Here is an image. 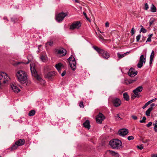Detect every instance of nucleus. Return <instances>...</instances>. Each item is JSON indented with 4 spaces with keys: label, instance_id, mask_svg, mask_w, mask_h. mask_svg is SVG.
Instances as JSON below:
<instances>
[{
    "label": "nucleus",
    "instance_id": "obj_38",
    "mask_svg": "<svg viewBox=\"0 0 157 157\" xmlns=\"http://www.w3.org/2000/svg\"><path fill=\"white\" fill-rule=\"evenodd\" d=\"M79 105L80 108H83L84 107L83 101H81L79 103Z\"/></svg>",
    "mask_w": 157,
    "mask_h": 157
},
{
    "label": "nucleus",
    "instance_id": "obj_8",
    "mask_svg": "<svg viewBox=\"0 0 157 157\" xmlns=\"http://www.w3.org/2000/svg\"><path fill=\"white\" fill-rule=\"evenodd\" d=\"M67 15V13L61 12L56 15V20L58 22H61Z\"/></svg>",
    "mask_w": 157,
    "mask_h": 157
},
{
    "label": "nucleus",
    "instance_id": "obj_4",
    "mask_svg": "<svg viewBox=\"0 0 157 157\" xmlns=\"http://www.w3.org/2000/svg\"><path fill=\"white\" fill-rule=\"evenodd\" d=\"M30 69L33 76L34 77L38 80H41L42 82L43 83L45 82L42 79L41 77L38 75L36 71L34 68V64L33 63H31L30 64Z\"/></svg>",
    "mask_w": 157,
    "mask_h": 157
},
{
    "label": "nucleus",
    "instance_id": "obj_17",
    "mask_svg": "<svg viewBox=\"0 0 157 157\" xmlns=\"http://www.w3.org/2000/svg\"><path fill=\"white\" fill-rule=\"evenodd\" d=\"M25 142V141L24 139H20L15 142L16 144H17L19 146L23 145Z\"/></svg>",
    "mask_w": 157,
    "mask_h": 157
},
{
    "label": "nucleus",
    "instance_id": "obj_28",
    "mask_svg": "<svg viewBox=\"0 0 157 157\" xmlns=\"http://www.w3.org/2000/svg\"><path fill=\"white\" fill-rule=\"evenodd\" d=\"M35 111L33 110L30 111L29 113V115L30 116H33L35 115Z\"/></svg>",
    "mask_w": 157,
    "mask_h": 157
},
{
    "label": "nucleus",
    "instance_id": "obj_61",
    "mask_svg": "<svg viewBox=\"0 0 157 157\" xmlns=\"http://www.w3.org/2000/svg\"><path fill=\"white\" fill-rule=\"evenodd\" d=\"M154 130L155 131V132H157V129L156 128H154Z\"/></svg>",
    "mask_w": 157,
    "mask_h": 157
},
{
    "label": "nucleus",
    "instance_id": "obj_2",
    "mask_svg": "<svg viewBox=\"0 0 157 157\" xmlns=\"http://www.w3.org/2000/svg\"><path fill=\"white\" fill-rule=\"evenodd\" d=\"M93 48L99 54H100L101 56L103 58L107 59L110 56V54L107 51L100 48H99L97 46H93Z\"/></svg>",
    "mask_w": 157,
    "mask_h": 157
},
{
    "label": "nucleus",
    "instance_id": "obj_44",
    "mask_svg": "<svg viewBox=\"0 0 157 157\" xmlns=\"http://www.w3.org/2000/svg\"><path fill=\"white\" fill-rule=\"evenodd\" d=\"M137 147L140 149V150H141L142 149H143V144H141L139 146H137Z\"/></svg>",
    "mask_w": 157,
    "mask_h": 157
},
{
    "label": "nucleus",
    "instance_id": "obj_29",
    "mask_svg": "<svg viewBox=\"0 0 157 157\" xmlns=\"http://www.w3.org/2000/svg\"><path fill=\"white\" fill-rule=\"evenodd\" d=\"M137 79L136 78H134L133 79H129L128 81V84H130L134 82H135L136 81Z\"/></svg>",
    "mask_w": 157,
    "mask_h": 157
},
{
    "label": "nucleus",
    "instance_id": "obj_26",
    "mask_svg": "<svg viewBox=\"0 0 157 157\" xmlns=\"http://www.w3.org/2000/svg\"><path fill=\"white\" fill-rule=\"evenodd\" d=\"M144 63L143 61H139V62L137 65V66L138 68H141L143 65V63Z\"/></svg>",
    "mask_w": 157,
    "mask_h": 157
},
{
    "label": "nucleus",
    "instance_id": "obj_22",
    "mask_svg": "<svg viewBox=\"0 0 157 157\" xmlns=\"http://www.w3.org/2000/svg\"><path fill=\"white\" fill-rule=\"evenodd\" d=\"M156 7L153 4H152L151 7V11L152 12H156Z\"/></svg>",
    "mask_w": 157,
    "mask_h": 157
},
{
    "label": "nucleus",
    "instance_id": "obj_51",
    "mask_svg": "<svg viewBox=\"0 0 157 157\" xmlns=\"http://www.w3.org/2000/svg\"><path fill=\"white\" fill-rule=\"evenodd\" d=\"M151 38H150V37H148L147 39V40H146V42H151Z\"/></svg>",
    "mask_w": 157,
    "mask_h": 157
},
{
    "label": "nucleus",
    "instance_id": "obj_19",
    "mask_svg": "<svg viewBox=\"0 0 157 157\" xmlns=\"http://www.w3.org/2000/svg\"><path fill=\"white\" fill-rule=\"evenodd\" d=\"M63 66V65L61 63H59L56 65V67L58 71L61 70V68Z\"/></svg>",
    "mask_w": 157,
    "mask_h": 157
},
{
    "label": "nucleus",
    "instance_id": "obj_14",
    "mask_svg": "<svg viewBox=\"0 0 157 157\" xmlns=\"http://www.w3.org/2000/svg\"><path fill=\"white\" fill-rule=\"evenodd\" d=\"M112 102L114 105L117 107L119 106L121 104L120 100L118 98H115L113 99Z\"/></svg>",
    "mask_w": 157,
    "mask_h": 157
},
{
    "label": "nucleus",
    "instance_id": "obj_55",
    "mask_svg": "<svg viewBox=\"0 0 157 157\" xmlns=\"http://www.w3.org/2000/svg\"><path fill=\"white\" fill-rule=\"evenodd\" d=\"M109 23L108 22H106L105 23V26L106 27H109Z\"/></svg>",
    "mask_w": 157,
    "mask_h": 157
},
{
    "label": "nucleus",
    "instance_id": "obj_39",
    "mask_svg": "<svg viewBox=\"0 0 157 157\" xmlns=\"http://www.w3.org/2000/svg\"><path fill=\"white\" fill-rule=\"evenodd\" d=\"M150 103V102H149V101H148L147 102L145 105L143 106L142 108L143 109H145L147 106Z\"/></svg>",
    "mask_w": 157,
    "mask_h": 157
},
{
    "label": "nucleus",
    "instance_id": "obj_31",
    "mask_svg": "<svg viewBox=\"0 0 157 157\" xmlns=\"http://www.w3.org/2000/svg\"><path fill=\"white\" fill-rule=\"evenodd\" d=\"M155 21V20L154 18H151L149 22V25L151 26Z\"/></svg>",
    "mask_w": 157,
    "mask_h": 157
},
{
    "label": "nucleus",
    "instance_id": "obj_18",
    "mask_svg": "<svg viewBox=\"0 0 157 157\" xmlns=\"http://www.w3.org/2000/svg\"><path fill=\"white\" fill-rule=\"evenodd\" d=\"M67 51L66 50L63 49L62 48L61 49H60L58 50L57 52V53L59 55H61L62 56H65L66 54Z\"/></svg>",
    "mask_w": 157,
    "mask_h": 157
},
{
    "label": "nucleus",
    "instance_id": "obj_41",
    "mask_svg": "<svg viewBox=\"0 0 157 157\" xmlns=\"http://www.w3.org/2000/svg\"><path fill=\"white\" fill-rule=\"evenodd\" d=\"M154 51H152L151 52V55L150 56V58H152V59H153L154 58Z\"/></svg>",
    "mask_w": 157,
    "mask_h": 157
},
{
    "label": "nucleus",
    "instance_id": "obj_32",
    "mask_svg": "<svg viewBox=\"0 0 157 157\" xmlns=\"http://www.w3.org/2000/svg\"><path fill=\"white\" fill-rule=\"evenodd\" d=\"M83 14L85 17H86V20L89 22H90L91 21L90 19L88 18L86 15V13L85 12H83Z\"/></svg>",
    "mask_w": 157,
    "mask_h": 157
},
{
    "label": "nucleus",
    "instance_id": "obj_47",
    "mask_svg": "<svg viewBox=\"0 0 157 157\" xmlns=\"http://www.w3.org/2000/svg\"><path fill=\"white\" fill-rule=\"evenodd\" d=\"M152 124V122H150L148 124H147L146 126L147 127H149L151 126V125Z\"/></svg>",
    "mask_w": 157,
    "mask_h": 157
},
{
    "label": "nucleus",
    "instance_id": "obj_9",
    "mask_svg": "<svg viewBox=\"0 0 157 157\" xmlns=\"http://www.w3.org/2000/svg\"><path fill=\"white\" fill-rule=\"evenodd\" d=\"M46 69H47V67H45L44 69L45 77L48 79H52L55 75V72H50L47 73V71L46 70Z\"/></svg>",
    "mask_w": 157,
    "mask_h": 157
},
{
    "label": "nucleus",
    "instance_id": "obj_37",
    "mask_svg": "<svg viewBox=\"0 0 157 157\" xmlns=\"http://www.w3.org/2000/svg\"><path fill=\"white\" fill-rule=\"evenodd\" d=\"M142 27L141 28V29L140 32H141L143 33H146L147 31V30L145 29L142 26Z\"/></svg>",
    "mask_w": 157,
    "mask_h": 157
},
{
    "label": "nucleus",
    "instance_id": "obj_16",
    "mask_svg": "<svg viewBox=\"0 0 157 157\" xmlns=\"http://www.w3.org/2000/svg\"><path fill=\"white\" fill-rule=\"evenodd\" d=\"M82 125L84 127L87 128L89 130L90 129V125L89 120H86L84 123H83Z\"/></svg>",
    "mask_w": 157,
    "mask_h": 157
},
{
    "label": "nucleus",
    "instance_id": "obj_56",
    "mask_svg": "<svg viewBox=\"0 0 157 157\" xmlns=\"http://www.w3.org/2000/svg\"><path fill=\"white\" fill-rule=\"evenodd\" d=\"M21 63L20 62H16V63H15L14 64V66H16L17 65H18V64H20Z\"/></svg>",
    "mask_w": 157,
    "mask_h": 157
},
{
    "label": "nucleus",
    "instance_id": "obj_3",
    "mask_svg": "<svg viewBox=\"0 0 157 157\" xmlns=\"http://www.w3.org/2000/svg\"><path fill=\"white\" fill-rule=\"evenodd\" d=\"M109 144L112 148L118 149L121 146L122 142L120 140L115 139L110 140Z\"/></svg>",
    "mask_w": 157,
    "mask_h": 157
},
{
    "label": "nucleus",
    "instance_id": "obj_43",
    "mask_svg": "<svg viewBox=\"0 0 157 157\" xmlns=\"http://www.w3.org/2000/svg\"><path fill=\"white\" fill-rule=\"evenodd\" d=\"M127 139L128 140H133L134 139V137L132 136H130L128 137Z\"/></svg>",
    "mask_w": 157,
    "mask_h": 157
},
{
    "label": "nucleus",
    "instance_id": "obj_50",
    "mask_svg": "<svg viewBox=\"0 0 157 157\" xmlns=\"http://www.w3.org/2000/svg\"><path fill=\"white\" fill-rule=\"evenodd\" d=\"M150 141V140L148 139H147L143 141V142L144 143H147L148 142Z\"/></svg>",
    "mask_w": 157,
    "mask_h": 157
},
{
    "label": "nucleus",
    "instance_id": "obj_27",
    "mask_svg": "<svg viewBox=\"0 0 157 157\" xmlns=\"http://www.w3.org/2000/svg\"><path fill=\"white\" fill-rule=\"evenodd\" d=\"M152 110L151 109L149 108L146 112V115L147 116H149L150 115L151 112Z\"/></svg>",
    "mask_w": 157,
    "mask_h": 157
},
{
    "label": "nucleus",
    "instance_id": "obj_52",
    "mask_svg": "<svg viewBox=\"0 0 157 157\" xmlns=\"http://www.w3.org/2000/svg\"><path fill=\"white\" fill-rule=\"evenodd\" d=\"M66 74V71H63L61 74V76L62 77L64 76Z\"/></svg>",
    "mask_w": 157,
    "mask_h": 157
},
{
    "label": "nucleus",
    "instance_id": "obj_45",
    "mask_svg": "<svg viewBox=\"0 0 157 157\" xmlns=\"http://www.w3.org/2000/svg\"><path fill=\"white\" fill-rule=\"evenodd\" d=\"M134 27H133L131 31V33L132 35H133L134 34L135 32L134 31Z\"/></svg>",
    "mask_w": 157,
    "mask_h": 157
},
{
    "label": "nucleus",
    "instance_id": "obj_48",
    "mask_svg": "<svg viewBox=\"0 0 157 157\" xmlns=\"http://www.w3.org/2000/svg\"><path fill=\"white\" fill-rule=\"evenodd\" d=\"M157 99V98H155L149 101V102H150V103H151L152 102H153V101H155Z\"/></svg>",
    "mask_w": 157,
    "mask_h": 157
},
{
    "label": "nucleus",
    "instance_id": "obj_34",
    "mask_svg": "<svg viewBox=\"0 0 157 157\" xmlns=\"http://www.w3.org/2000/svg\"><path fill=\"white\" fill-rule=\"evenodd\" d=\"M11 21L13 22L14 23L17 22L18 21L17 18H11Z\"/></svg>",
    "mask_w": 157,
    "mask_h": 157
},
{
    "label": "nucleus",
    "instance_id": "obj_12",
    "mask_svg": "<svg viewBox=\"0 0 157 157\" xmlns=\"http://www.w3.org/2000/svg\"><path fill=\"white\" fill-rule=\"evenodd\" d=\"M128 130L126 128L120 129L118 132V134L121 136L126 135L128 133Z\"/></svg>",
    "mask_w": 157,
    "mask_h": 157
},
{
    "label": "nucleus",
    "instance_id": "obj_49",
    "mask_svg": "<svg viewBox=\"0 0 157 157\" xmlns=\"http://www.w3.org/2000/svg\"><path fill=\"white\" fill-rule=\"evenodd\" d=\"M132 117L134 120H136L137 119V117L136 116L134 115H132Z\"/></svg>",
    "mask_w": 157,
    "mask_h": 157
},
{
    "label": "nucleus",
    "instance_id": "obj_24",
    "mask_svg": "<svg viewBox=\"0 0 157 157\" xmlns=\"http://www.w3.org/2000/svg\"><path fill=\"white\" fill-rule=\"evenodd\" d=\"M53 42L52 41L48 42L45 44L46 47H48V46H52L53 45Z\"/></svg>",
    "mask_w": 157,
    "mask_h": 157
},
{
    "label": "nucleus",
    "instance_id": "obj_30",
    "mask_svg": "<svg viewBox=\"0 0 157 157\" xmlns=\"http://www.w3.org/2000/svg\"><path fill=\"white\" fill-rule=\"evenodd\" d=\"M114 117H115V119L116 121H120L122 119V118L119 117L118 114H117L115 115L114 116Z\"/></svg>",
    "mask_w": 157,
    "mask_h": 157
},
{
    "label": "nucleus",
    "instance_id": "obj_40",
    "mask_svg": "<svg viewBox=\"0 0 157 157\" xmlns=\"http://www.w3.org/2000/svg\"><path fill=\"white\" fill-rule=\"evenodd\" d=\"M141 35L140 34H139L136 37V41L137 42H138L140 39V38L141 37Z\"/></svg>",
    "mask_w": 157,
    "mask_h": 157
},
{
    "label": "nucleus",
    "instance_id": "obj_15",
    "mask_svg": "<svg viewBox=\"0 0 157 157\" xmlns=\"http://www.w3.org/2000/svg\"><path fill=\"white\" fill-rule=\"evenodd\" d=\"M11 87L13 91L15 93H17L20 90V89L16 85L12 83L11 84Z\"/></svg>",
    "mask_w": 157,
    "mask_h": 157
},
{
    "label": "nucleus",
    "instance_id": "obj_7",
    "mask_svg": "<svg viewBox=\"0 0 157 157\" xmlns=\"http://www.w3.org/2000/svg\"><path fill=\"white\" fill-rule=\"evenodd\" d=\"M143 89L142 86H140L133 90V92L134 94V95L133 96L134 97V98H139L141 96V95H140V93L142 91Z\"/></svg>",
    "mask_w": 157,
    "mask_h": 157
},
{
    "label": "nucleus",
    "instance_id": "obj_62",
    "mask_svg": "<svg viewBox=\"0 0 157 157\" xmlns=\"http://www.w3.org/2000/svg\"><path fill=\"white\" fill-rule=\"evenodd\" d=\"M75 2L79 3V2L78 1V0H75Z\"/></svg>",
    "mask_w": 157,
    "mask_h": 157
},
{
    "label": "nucleus",
    "instance_id": "obj_6",
    "mask_svg": "<svg viewBox=\"0 0 157 157\" xmlns=\"http://www.w3.org/2000/svg\"><path fill=\"white\" fill-rule=\"evenodd\" d=\"M8 77L6 73L4 72L0 73V86L2 83L5 84L8 81Z\"/></svg>",
    "mask_w": 157,
    "mask_h": 157
},
{
    "label": "nucleus",
    "instance_id": "obj_23",
    "mask_svg": "<svg viewBox=\"0 0 157 157\" xmlns=\"http://www.w3.org/2000/svg\"><path fill=\"white\" fill-rule=\"evenodd\" d=\"M140 61H143L144 63H145L146 61V58L144 57V55H141L140 58Z\"/></svg>",
    "mask_w": 157,
    "mask_h": 157
},
{
    "label": "nucleus",
    "instance_id": "obj_36",
    "mask_svg": "<svg viewBox=\"0 0 157 157\" xmlns=\"http://www.w3.org/2000/svg\"><path fill=\"white\" fill-rule=\"evenodd\" d=\"M40 59H41V60L43 62H45L46 60V57L45 56H41Z\"/></svg>",
    "mask_w": 157,
    "mask_h": 157
},
{
    "label": "nucleus",
    "instance_id": "obj_20",
    "mask_svg": "<svg viewBox=\"0 0 157 157\" xmlns=\"http://www.w3.org/2000/svg\"><path fill=\"white\" fill-rule=\"evenodd\" d=\"M127 53H128V52H126L124 54H121L119 52H118L117 53V56H118V58H119V59H121L123 57H124Z\"/></svg>",
    "mask_w": 157,
    "mask_h": 157
},
{
    "label": "nucleus",
    "instance_id": "obj_11",
    "mask_svg": "<svg viewBox=\"0 0 157 157\" xmlns=\"http://www.w3.org/2000/svg\"><path fill=\"white\" fill-rule=\"evenodd\" d=\"M105 119V117L104 115L102 113H99L97 116L96 120L97 123H101Z\"/></svg>",
    "mask_w": 157,
    "mask_h": 157
},
{
    "label": "nucleus",
    "instance_id": "obj_60",
    "mask_svg": "<svg viewBox=\"0 0 157 157\" xmlns=\"http://www.w3.org/2000/svg\"><path fill=\"white\" fill-rule=\"evenodd\" d=\"M99 38L100 39H101V40H103V37L101 35H100L99 36Z\"/></svg>",
    "mask_w": 157,
    "mask_h": 157
},
{
    "label": "nucleus",
    "instance_id": "obj_10",
    "mask_svg": "<svg viewBox=\"0 0 157 157\" xmlns=\"http://www.w3.org/2000/svg\"><path fill=\"white\" fill-rule=\"evenodd\" d=\"M81 26V23L79 21L74 22L70 26V29L73 30L75 29H78Z\"/></svg>",
    "mask_w": 157,
    "mask_h": 157
},
{
    "label": "nucleus",
    "instance_id": "obj_21",
    "mask_svg": "<svg viewBox=\"0 0 157 157\" xmlns=\"http://www.w3.org/2000/svg\"><path fill=\"white\" fill-rule=\"evenodd\" d=\"M124 98L127 101H128L129 100V96L128 94L127 93H124L123 94Z\"/></svg>",
    "mask_w": 157,
    "mask_h": 157
},
{
    "label": "nucleus",
    "instance_id": "obj_35",
    "mask_svg": "<svg viewBox=\"0 0 157 157\" xmlns=\"http://www.w3.org/2000/svg\"><path fill=\"white\" fill-rule=\"evenodd\" d=\"M146 117H143L142 120H140V122L141 123H145L146 122Z\"/></svg>",
    "mask_w": 157,
    "mask_h": 157
},
{
    "label": "nucleus",
    "instance_id": "obj_63",
    "mask_svg": "<svg viewBox=\"0 0 157 157\" xmlns=\"http://www.w3.org/2000/svg\"><path fill=\"white\" fill-rule=\"evenodd\" d=\"M29 63V62H28L25 63L26 64H27Z\"/></svg>",
    "mask_w": 157,
    "mask_h": 157
},
{
    "label": "nucleus",
    "instance_id": "obj_5",
    "mask_svg": "<svg viewBox=\"0 0 157 157\" xmlns=\"http://www.w3.org/2000/svg\"><path fill=\"white\" fill-rule=\"evenodd\" d=\"M68 60L71 68L72 70L74 71L76 68V62L75 58L71 55L68 59Z\"/></svg>",
    "mask_w": 157,
    "mask_h": 157
},
{
    "label": "nucleus",
    "instance_id": "obj_13",
    "mask_svg": "<svg viewBox=\"0 0 157 157\" xmlns=\"http://www.w3.org/2000/svg\"><path fill=\"white\" fill-rule=\"evenodd\" d=\"M138 72L137 71H135V69L132 68H131L129 69L128 75L131 77H134L137 74Z\"/></svg>",
    "mask_w": 157,
    "mask_h": 157
},
{
    "label": "nucleus",
    "instance_id": "obj_42",
    "mask_svg": "<svg viewBox=\"0 0 157 157\" xmlns=\"http://www.w3.org/2000/svg\"><path fill=\"white\" fill-rule=\"evenodd\" d=\"M145 8L144 9L145 10H148L149 8V6L148 4L147 3H146L145 4Z\"/></svg>",
    "mask_w": 157,
    "mask_h": 157
},
{
    "label": "nucleus",
    "instance_id": "obj_59",
    "mask_svg": "<svg viewBox=\"0 0 157 157\" xmlns=\"http://www.w3.org/2000/svg\"><path fill=\"white\" fill-rule=\"evenodd\" d=\"M3 19H4V20H7V21H8V19H7V17H3Z\"/></svg>",
    "mask_w": 157,
    "mask_h": 157
},
{
    "label": "nucleus",
    "instance_id": "obj_25",
    "mask_svg": "<svg viewBox=\"0 0 157 157\" xmlns=\"http://www.w3.org/2000/svg\"><path fill=\"white\" fill-rule=\"evenodd\" d=\"M18 146H19L17 145V144H16V143H15V144L11 147V150L13 151V150L17 149L18 147Z\"/></svg>",
    "mask_w": 157,
    "mask_h": 157
},
{
    "label": "nucleus",
    "instance_id": "obj_64",
    "mask_svg": "<svg viewBox=\"0 0 157 157\" xmlns=\"http://www.w3.org/2000/svg\"><path fill=\"white\" fill-rule=\"evenodd\" d=\"M156 122H157V121L156 120Z\"/></svg>",
    "mask_w": 157,
    "mask_h": 157
},
{
    "label": "nucleus",
    "instance_id": "obj_54",
    "mask_svg": "<svg viewBox=\"0 0 157 157\" xmlns=\"http://www.w3.org/2000/svg\"><path fill=\"white\" fill-rule=\"evenodd\" d=\"M151 157H157V154H152Z\"/></svg>",
    "mask_w": 157,
    "mask_h": 157
},
{
    "label": "nucleus",
    "instance_id": "obj_33",
    "mask_svg": "<svg viewBox=\"0 0 157 157\" xmlns=\"http://www.w3.org/2000/svg\"><path fill=\"white\" fill-rule=\"evenodd\" d=\"M108 152H109V153L113 155H115L116 154H117V153H116L115 152L111 151V150H109L107 151Z\"/></svg>",
    "mask_w": 157,
    "mask_h": 157
},
{
    "label": "nucleus",
    "instance_id": "obj_58",
    "mask_svg": "<svg viewBox=\"0 0 157 157\" xmlns=\"http://www.w3.org/2000/svg\"><path fill=\"white\" fill-rule=\"evenodd\" d=\"M153 35V34H149L148 35V36H149L148 37H150V38H151Z\"/></svg>",
    "mask_w": 157,
    "mask_h": 157
},
{
    "label": "nucleus",
    "instance_id": "obj_53",
    "mask_svg": "<svg viewBox=\"0 0 157 157\" xmlns=\"http://www.w3.org/2000/svg\"><path fill=\"white\" fill-rule=\"evenodd\" d=\"M153 59L152 58H150V61H149V63L151 65V64L152 62Z\"/></svg>",
    "mask_w": 157,
    "mask_h": 157
},
{
    "label": "nucleus",
    "instance_id": "obj_57",
    "mask_svg": "<svg viewBox=\"0 0 157 157\" xmlns=\"http://www.w3.org/2000/svg\"><path fill=\"white\" fill-rule=\"evenodd\" d=\"M153 125L155 126L154 128H157V125L156 124H153Z\"/></svg>",
    "mask_w": 157,
    "mask_h": 157
},
{
    "label": "nucleus",
    "instance_id": "obj_1",
    "mask_svg": "<svg viewBox=\"0 0 157 157\" xmlns=\"http://www.w3.org/2000/svg\"><path fill=\"white\" fill-rule=\"evenodd\" d=\"M17 77L18 81L20 83L24 84L27 81V75L25 71H18L17 73Z\"/></svg>",
    "mask_w": 157,
    "mask_h": 157
},
{
    "label": "nucleus",
    "instance_id": "obj_46",
    "mask_svg": "<svg viewBox=\"0 0 157 157\" xmlns=\"http://www.w3.org/2000/svg\"><path fill=\"white\" fill-rule=\"evenodd\" d=\"M155 104L153 103L151 104L150 105L151 107L149 108V109H151L152 110L153 109V107L155 106Z\"/></svg>",
    "mask_w": 157,
    "mask_h": 157
}]
</instances>
